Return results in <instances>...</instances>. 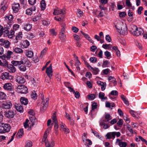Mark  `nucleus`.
<instances>
[{"instance_id":"1","label":"nucleus","mask_w":147,"mask_h":147,"mask_svg":"<svg viewBox=\"0 0 147 147\" xmlns=\"http://www.w3.org/2000/svg\"><path fill=\"white\" fill-rule=\"evenodd\" d=\"M115 27L120 34L125 35L127 33V27L126 25L118 24L115 25Z\"/></svg>"},{"instance_id":"2","label":"nucleus","mask_w":147,"mask_h":147,"mask_svg":"<svg viewBox=\"0 0 147 147\" xmlns=\"http://www.w3.org/2000/svg\"><path fill=\"white\" fill-rule=\"evenodd\" d=\"M11 128L9 124H8L1 123L0 125V133H3L9 131Z\"/></svg>"},{"instance_id":"3","label":"nucleus","mask_w":147,"mask_h":147,"mask_svg":"<svg viewBox=\"0 0 147 147\" xmlns=\"http://www.w3.org/2000/svg\"><path fill=\"white\" fill-rule=\"evenodd\" d=\"M41 95L42 96L41 99L42 101L41 103L40 109L41 112H44L46 109L47 107L48 106L49 99L47 98L45 101H44V95L42 94Z\"/></svg>"},{"instance_id":"4","label":"nucleus","mask_w":147,"mask_h":147,"mask_svg":"<svg viewBox=\"0 0 147 147\" xmlns=\"http://www.w3.org/2000/svg\"><path fill=\"white\" fill-rule=\"evenodd\" d=\"M116 136L117 137H119L121 136V134L119 132H113L108 133L106 135L107 139H110L112 138L113 139L115 138Z\"/></svg>"},{"instance_id":"5","label":"nucleus","mask_w":147,"mask_h":147,"mask_svg":"<svg viewBox=\"0 0 147 147\" xmlns=\"http://www.w3.org/2000/svg\"><path fill=\"white\" fill-rule=\"evenodd\" d=\"M17 91L19 93L26 94L28 92V88L24 85H21L18 86Z\"/></svg>"},{"instance_id":"6","label":"nucleus","mask_w":147,"mask_h":147,"mask_svg":"<svg viewBox=\"0 0 147 147\" xmlns=\"http://www.w3.org/2000/svg\"><path fill=\"white\" fill-rule=\"evenodd\" d=\"M1 78L3 80H12L13 78V76L8 72H5L1 74Z\"/></svg>"},{"instance_id":"7","label":"nucleus","mask_w":147,"mask_h":147,"mask_svg":"<svg viewBox=\"0 0 147 147\" xmlns=\"http://www.w3.org/2000/svg\"><path fill=\"white\" fill-rule=\"evenodd\" d=\"M0 45L3 46L6 48H8L10 45V43L8 40L1 39H0Z\"/></svg>"},{"instance_id":"8","label":"nucleus","mask_w":147,"mask_h":147,"mask_svg":"<svg viewBox=\"0 0 147 147\" xmlns=\"http://www.w3.org/2000/svg\"><path fill=\"white\" fill-rule=\"evenodd\" d=\"M65 9H60L57 8L56 9H54V11L53 12V14L54 15H58L65 14Z\"/></svg>"},{"instance_id":"9","label":"nucleus","mask_w":147,"mask_h":147,"mask_svg":"<svg viewBox=\"0 0 147 147\" xmlns=\"http://www.w3.org/2000/svg\"><path fill=\"white\" fill-rule=\"evenodd\" d=\"M9 26H7V27H5L4 33L5 34V35L6 36H7L9 38H11L13 36L10 34L9 32L8 29L11 27V24L10 23L8 24Z\"/></svg>"},{"instance_id":"10","label":"nucleus","mask_w":147,"mask_h":147,"mask_svg":"<svg viewBox=\"0 0 147 147\" xmlns=\"http://www.w3.org/2000/svg\"><path fill=\"white\" fill-rule=\"evenodd\" d=\"M11 101H7L4 102L2 104V107L5 109H9L12 106Z\"/></svg>"},{"instance_id":"11","label":"nucleus","mask_w":147,"mask_h":147,"mask_svg":"<svg viewBox=\"0 0 147 147\" xmlns=\"http://www.w3.org/2000/svg\"><path fill=\"white\" fill-rule=\"evenodd\" d=\"M14 112L13 111L9 110L5 113V115L6 117L8 118H11L13 117L14 116Z\"/></svg>"},{"instance_id":"12","label":"nucleus","mask_w":147,"mask_h":147,"mask_svg":"<svg viewBox=\"0 0 147 147\" xmlns=\"http://www.w3.org/2000/svg\"><path fill=\"white\" fill-rule=\"evenodd\" d=\"M46 72L50 78H51L52 76L53 73L51 64L50 66L47 68Z\"/></svg>"},{"instance_id":"13","label":"nucleus","mask_w":147,"mask_h":147,"mask_svg":"<svg viewBox=\"0 0 147 147\" xmlns=\"http://www.w3.org/2000/svg\"><path fill=\"white\" fill-rule=\"evenodd\" d=\"M30 121L31 123V124L30 126V127L33 126L37 122V120L36 119L35 117L33 115H30L29 117Z\"/></svg>"},{"instance_id":"14","label":"nucleus","mask_w":147,"mask_h":147,"mask_svg":"<svg viewBox=\"0 0 147 147\" xmlns=\"http://www.w3.org/2000/svg\"><path fill=\"white\" fill-rule=\"evenodd\" d=\"M3 87L5 90L9 91H11L13 89L11 84L9 83L5 84Z\"/></svg>"},{"instance_id":"15","label":"nucleus","mask_w":147,"mask_h":147,"mask_svg":"<svg viewBox=\"0 0 147 147\" xmlns=\"http://www.w3.org/2000/svg\"><path fill=\"white\" fill-rule=\"evenodd\" d=\"M23 64H25L30 67L31 66L32 64L30 61L25 57H23Z\"/></svg>"},{"instance_id":"16","label":"nucleus","mask_w":147,"mask_h":147,"mask_svg":"<svg viewBox=\"0 0 147 147\" xmlns=\"http://www.w3.org/2000/svg\"><path fill=\"white\" fill-rule=\"evenodd\" d=\"M25 54L27 57L30 58H32L34 56L33 52L32 51L28 50H27L26 51Z\"/></svg>"},{"instance_id":"17","label":"nucleus","mask_w":147,"mask_h":147,"mask_svg":"<svg viewBox=\"0 0 147 147\" xmlns=\"http://www.w3.org/2000/svg\"><path fill=\"white\" fill-rule=\"evenodd\" d=\"M20 8V4L19 3H17L13 4L12 7V9L13 11L15 13H17L18 12Z\"/></svg>"},{"instance_id":"18","label":"nucleus","mask_w":147,"mask_h":147,"mask_svg":"<svg viewBox=\"0 0 147 147\" xmlns=\"http://www.w3.org/2000/svg\"><path fill=\"white\" fill-rule=\"evenodd\" d=\"M23 57L21 58L20 61H13L11 63L15 66H18L23 64Z\"/></svg>"},{"instance_id":"19","label":"nucleus","mask_w":147,"mask_h":147,"mask_svg":"<svg viewBox=\"0 0 147 147\" xmlns=\"http://www.w3.org/2000/svg\"><path fill=\"white\" fill-rule=\"evenodd\" d=\"M136 29H137V27L136 25H132L130 26L129 31L133 35Z\"/></svg>"},{"instance_id":"20","label":"nucleus","mask_w":147,"mask_h":147,"mask_svg":"<svg viewBox=\"0 0 147 147\" xmlns=\"http://www.w3.org/2000/svg\"><path fill=\"white\" fill-rule=\"evenodd\" d=\"M16 81L19 84H22L25 82V80L24 78L18 76L16 79Z\"/></svg>"},{"instance_id":"21","label":"nucleus","mask_w":147,"mask_h":147,"mask_svg":"<svg viewBox=\"0 0 147 147\" xmlns=\"http://www.w3.org/2000/svg\"><path fill=\"white\" fill-rule=\"evenodd\" d=\"M20 101L21 104L25 105H27L28 102V99L24 97H21L20 98Z\"/></svg>"},{"instance_id":"22","label":"nucleus","mask_w":147,"mask_h":147,"mask_svg":"<svg viewBox=\"0 0 147 147\" xmlns=\"http://www.w3.org/2000/svg\"><path fill=\"white\" fill-rule=\"evenodd\" d=\"M15 108L16 109L20 112H23V108L22 106L19 104H17L15 105Z\"/></svg>"},{"instance_id":"23","label":"nucleus","mask_w":147,"mask_h":147,"mask_svg":"<svg viewBox=\"0 0 147 147\" xmlns=\"http://www.w3.org/2000/svg\"><path fill=\"white\" fill-rule=\"evenodd\" d=\"M13 64L10 65L8 66V68L9 71L10 73H13L16 71V69Z\"/></svg>"},{"instance_id":"24","label":"nucleus","mask_w":147,"mask_h":147,"mask_svg":"<svg viewBox=\"0 0 147 147\" xmlns=\"http://www.w3.org/2000/svg\"><path fill=\"white\" fill-rule=\"evenodd\" d=\"M29 42L27 40H26L23 42L21 47L23 49L26 48L29 46Z\"/></svg>"},{"instance_id":"25","label":"nucleus","mask_w":147,"mask_h":147,"mask_svg":"<svg viewBox=\"0 0 147 147\" xmlns=\"http://www.w3.org/2000/svg\"><path fill=\"white\" fill-rule=\"evenodd\" d=\"M142 30L141 29L137 27V29H136L134 33L133 34L134 36H138L140 35L142 33Z\"/></svg>"},{"instance_id":"26","label":"nucleus","mask_w":147,"mask_h":147,"mask_svg":"<svg viewBox=\"0 0 147 147\" xmlns=\"http://www.w3.org/2000/svg\"><path fill=\"white\" fill-rule=\"evenodd\" d=\"M24 135V131L23 129H19L18 132L16 134V137L17 138H20Z\"/></svg>"},{"instance_id":"27","label":"nucleus","mask_w":147,"mask_h":147,"mask_svg":"<svg viewBox=\"0 0 147 147\" xmlns=\"http://www.w3.org/2000/svg\"><path fill=\"white\" fill-rule=\"evenodd\" d=\"M13 16L11 15H10L8 16H5V20L7 21H9V23H7V26H9L8 24H9L10 23L11 24V22L13 20Z\"/></svg>"},{"instance_id":"28","label":"nucleus","mask_w":147,"mask_h":147,"mask_svg":"<svg viewBox=\"0 0 147 147\" xmlns=\"http://www.w3.org/2000/svg\"><path fill=\"white\" fill-rule=\"evenodd\" d=\"M45 145L46 147H54L55 146L54 141H52L51 143L49 142H45Z\"/></svg>"},{"instance_id":"29","label":"nucleus","mask_w":147,"mask_h":147,"mask_svg":"<svg viewBox=\"0 0 147 147\" xmlns=\"http://www.w3.org/2000/svg\"><path fill=\"white\" fill-rule=\"evenodd\" d=\"M35 9H36L34 7L27 9L26 10V14L28 15H30L32 13V11H34Z\"/></svg>"},{"instance_id":"30","label":"nucleus","mask_w":147,"mask_h":147,"mask_svg":"<svg viewBox=\"0 0 147 147\" xmlns=\"http://www.w3.org/2000/svg\"><path fill=\"white\" fill-rule=\"evenodd\" d=\"M22 38V32H20L19 34L17 35L16 37V41L15 42L17 43L18 40H21Z\"/></svg>"},{"instance_id":"31","label":"nucleus","mask_w":147,"mask_h":147,"mask_svg":"<svg viewBox=\"0 0 147 147\" xmlns=\"http://www.w3.org/2000/svg\"><path fill=\"white\" fill-rule=\"evenodd\" d=\"M13 51L16 53L22 54L23 53V50L20 48L16 47L13 49Z\"/></svg>"},{"instance_id":"32","label":"nucleus","mask_w":147,"mask_h":147,"mask_svg":"<svg viewBox=\"0 0 147 147\" xmlns=\"http://www.w3.org/2000/svg\"><path fill=\"white\" fill-rule=\"evenodd\" d=\"M7 6L6 5L1 4L0 5V11L1 12H3L7 9Z\"/></svg>"},{"instance_id":"33","label":"nucleus","mask_w":147,"mask_h":147,"mask_svg":"<svg viewBox=\"0 0 147 147\" xmlns=\"http://www.w3.org/2000/svg\"><path fill=\"white\" fill-rule=\"evenodd\" d=\"M59 38L62 42H64L65 40L66 35L64 34L60 33Z\"/></svg>"},{"instance_id":"34","label":"nucleus","mask_w":147,"mask_h":147,"mask_svg":"<svg viewBox=\"0 0 147 147\" xmlns=\"http://www.w3.org/2000/svg\"><path fill=\"white\" fill-rule=\"evenodd\" d=\"M32 27L31 25L29 24H27L24 26V29L26 31H28L30 30Z\"/></svg>"},{"instance_id":"35","label":"nucleus","mask_w":147,"mask_h":147,"mask_svg":"<svg viewBox=\"0 0 147 147\" xmlns=\"http://www.w3.org/2000/svg\"><path fill=\"white\" fill-rule=\"evenodd\" d=\"M41 7L42 9L44 10L45 9L46 4L44 0H42L40 2Z\"/></svg>"},{"instance_id":"36","label":"nucleus","mask_w":147,"mask_h":147,"mask_svg":"<svg viewBox=\"0 0 147 147\" xmlns=\"http://www.w3.org/2000/svg\"><path fill=\"white\" fill-rule=\"evenodd\" d=\"M108 79L109 81H111V82H113L114 85L117 84L116 79L114 77L112 76H109Z\"/></svg>"},{"instance_id":"37","label":"nucleus","mask_w":147,"mask_h":147,"mask_svg":"<svg viewBox=\"0 0 147 147\" xmlns=\"http://www.w3.org/2000/svg\"><path fill=\"white\" fill-rule=\"evenodd\" d=\"M97 105L96 103L94 102L92 105V109L90 111V113L92 114V112L93 111L94 109L97 108Z\"/></svg>"},{"instance_id":"38","label":"nucleus","mask_w":147,"mask_h":147,"mask_svg":"<svg viewBox=\"0 0 147 147\" xmlns=\"http://www.w3.org/2000/svg\"><path fill=\"white\" fill-rule=\"evenodd\" d=\"M6 98V95L3 92H0V99L4 100Z\"/></svg>"},{"instance_id":"39","label":"nucleus","mask_w":147,"mask_h":147,"mask_svg":"<svg viewBox=\"0 0 147 147\" xmlns=\"http://www.w3.org/2000/svg\"><path fill=\"white\" fill-rule=\"evenodd\" d=\"M91 69L92 70V72L94 75L97 74L99 71V69L98 68H94L92 67H91Z\"/></svg>"},{"instance_id":"40","label":"nucleus","mask_w":147,"mask_h":147,"mask_svg":"<svg viewBox=\"0 0 147 147\" xmlns=\"http://www.w3.org/2000/svg\"><path fill=\"white\" fill-rule=\"evenodd\" d=\"M92 132L96 137L100 139H101V138L99 135V134L98 132L95 131L93 130L92 129H91Z\"/></svg>"},{"instance_id":"41","label":"nucleus","mask_w":147,"mask_h":147,"mask_svg":"<svg viewBox=\"0 0 147 147\" xmlns=\"http://www.w3.org/2000/svg\"><path fill=\"white\" fill-rule=\"evenodd\" d=\"M52 118L53 122L54 123H58L57 119L55 113L53 114V115L52 116Z\"/></svg>"},{"instance_id":"42","label":"nucleus","mask_w":147,"mask_h":147,"mask_svg":"<svg viewBox=\"0 0 147 147\" xmlns=\"http://www.w3.org/2000/svg\"><path fill=\"white\" fill-rule=\"evenodd\" d=\"M119 145L121 147H126L127 146V144L125 142L121 141L119 143Z\"/></svg>"},{"instance_id":"43","label":"nucleus","mask_w":147,"mask_h":147,"mask_svg":"<svg viewBox=\"0 0 147 147\" xmlns=\"http://www.w3.org/2000/svg\"><path fill=\"white\" fill-rule=\"evenodd\" d=\"M105 118L109 121L111 119L112 117L109 113H107L105 114Z\"/></svg>"},{"instance_id":"44","label":"nucleus","mask_w":147,"mask_h":147,"mask_svg":"<svg viewBox=\"0 0 147 147\" xmlns=\"http://www.w3.org/2000/svg\"><path fill=\"white\" fill-rule=\"evenodd\" d=\"M25 147H32V142L30 140L27 141L26 143Z\"/></svg>"},{"instance_id":"45","label":"nucleus","mask_w":147,"mask_h":147,"mask_svg":"<svg viewBox=\"0 0 147 147\" xmlns=\"http://www.w3.org/2000/svg\"><path fill=\"white\" fill-rule=\"evenodd\" d=\"M65 24L64 23H63L62 25V28L61 29L60 33L65 34Z\"/></svg>"},{"instance_id":"46","label":"nucleus","mask_w":147,"mask_h":147,"mask_svg":"<svg viewBox=\"0 0 147 147\" xmlns=\"http://www.w3.org/2000/svg\"><path fill=\"white\" fill-rule=\"evenodd\" d=\"M90 61L92 63H95L96 62L97 59L95 57H92L90 58Z\"/></svg>"},{"instance_id":"47","label":"nucleus","mask_w":147,"mask_h":147,"mask_svg":"<svg viewBox=\"0 0 147 147\" xmlns=\"http://www.w3.org/2000/svg\"><path fill=\"white\" fill-rule=\"evenodd\" d=\"M126 13L125 12H120L119 13V16L121 18H123L126 15Z\"/></svg>"},{"instance_id":"48","label":"nucleus","mask_w":147,"mask_h":147,"mask_svg":"<svg viewBox=\"0 0 147 147\" xmlns=\"http://www.w3.org/2000/svg\"><path fill=\"white\" fill-rule=\"evenodd\" d=\"M95 95L94 94H91L88 95V98L90 100H92L95 98Z\"/></svg>"},{"instance_id":"49","label":"nucleus","mask_w":147,"mask_h":147,"mask_svg":"<svg viewBox=\"0 0 147 147\" xmlns=\"http://www.w3.org/2000/svg\"><path fill=\"white\" fill-rule=\"evenodd\" d=\"M50 32L51 33V35L52 36H56L57 34V33L55 32L54 29H51L50 30Z\"/></svg>"},{"instance_id":"50","label":"nucleus","mask_w":147,"mask_h":147,"mask_svg":"<svg viewBox=\"0 0 147 147\" xmlns=\"http://www.w3.org/2000/svg\"><path fill=\"white\" fill-rule=\"evenodd\" d=\"M5 28H3V27L0 25V37L1 36L3 33H4Z\"/></svg>"},{"instance_id":"51","label":"nucleus","mask_w":147,"mask_h":147,"mask_svg":"<svg viewBox=\"0 0 147 147\" xmlns=\"http://www.w3.org/2000/svg\"><path fill=\"white\" fill-rule=\"evenodd\" d=\"M19 68L21 71H25L26 69V67L23 65L20 66Z\"/></svg>"},{"instance_id":"52","label":"nucleus","mask_w":147,"mask_h":147,"mask_svg":"<svg viewBox=\"0 0 147 147\" xmlns=\"http://www.w3.org/2000/svg\"><path fill=\"white\" fill-rule=\"evenodd\" d=\"M109 63V61L106 60L103 62V64L102 65V67H107V65Z\"/></svg>"},{"instance_id":"53","label":"nucleus","mask_w":147,"mask_h":147,"mask_svg":"<svg viewBox=\"0 0 147 147\" xmlns=\"http://www.w3.org/2000/svg\"><path fill=\"white\" fill-rule=\"evenodd\" d=\"M84 105L86 106V107L84 108V109L86 113L87 114L88 113V105L87 103H84Z\"/></svg>"},{"instance_id":"54","label":"nucleus","mask_w":147,"mask_h":147,"mask_svg":"<svg viewBox=\"0 0 147 147\" xmlns=\"http://www.w3.org/2000/svg\"><path fill=\"white\" fill-rule=\"evenodd\" d=\"M123 121L122 119H120L117 123V125L119 127H121L123 125Z\"/></svg>"},{"instance_id":"55","label":"nucleus","mask_w":147,"mask_h":147,"mask_svg":"<svg viewBox=\"0 0 147 147\" xmlns=\"http://www.w3.org/2000/svg\"><path fill=\"white\" fill-rule=\"evenodd\" d=\"M31 96L32 98H34V99H36L37 97V94L35 91H34L32 92Z\"/></svg>"},{"instance_id":"56","label":"nucleus","mask_w":147,"mask_h":147,"mask_svg":"<svg viewBox=\"0 0 147 147\" xmlns=\"http://www.w3.org/2000/svg\"><path fill=\"white\" fill-rule=\"evenodd\" d=\"M104 54L105 56L107 57V58L108 59H109V57L111 56L110 53L109 51H107L105 52Z\"/></svg>"},{"instance_id":"57","label":"nucleus","mask_w":147,"mask_h":147,"mask_svg":"<svg viewBox=\"0 0 147 147\" xmlns=\"http://www.w3.org/2000/svg\"><path fill=\"white\" fill-rule=\"evenodd\" d=\"M40 18V14H39L33 19V20L34 22H36Z\"/></svg>"},{"instance_id":"58","label":"nucleus","mask_w":147,"mask_h":147,"mask_svg":"<svg viewBox=\"0 0 147 147\" xmlns=\"http://www.w3.org/2000/svg\"><path fill=\"white\" fill-rule=\"evenodd\" d=\"M127 128L128 129V130L129 131L131 132L132 134H134V131L132 129L131 127V126L130 125H127Z\"/></svg>"},{"instance_id":"59","label":"nucleus","mask_w":147,"mask_h":147,"mask_svg":"<svg viewBox=\"0 0 147 147\" xmlns=\"http://www.w3.org/2000/svg\"><path fill=\"white\" fill-rule=\"evenodd\" d=\"M139 139L141 140L143 142H144L146 145H147V141L144 139L142 137L140 136H138Z\"/></svg>"},{"instance_id":"60","label":"nucleus","mask_w":147,"mask_h":147,"mask_svg":"<svg viewBox=\"0 0 147 147\" xmlns=\"http://www.w3.org/2000/svg\"><path fill=\"white\" fill-rule=\"evenodd\" d=\"M75 94V97L77 98H78L80 97V94L78 91L75 92L74 93Z\"/></svg>"},{"instance_id":"61","label":"nucleus","mask_w":147,"mask_h":147,"mask_svg":"<svg viewBox=\"0 0 147 147\" xmlns=\"http://www.w3.org/2000/svg\"><path fill=\"white\" fill-rule=\"evenodd\" d=\"M105 39L106 40L108 41L109 42H110L111 40L110 36L108 34L105 37Z\"/></svg>"},{"instance_id":"62","label":"nucleus","mask_w":147,"mask_h":147,"mask_svg":"<svg viewBox=\"0 0 147 147\" xmlns=\"http://www.w3.org/2000/svg\"><path fill=\"white\" fill-rule=\"evenodd\" d=\"M13 53V52L10 51H8L7 52V56H6V57L7 58H9L11 57V55H12Z\"/></svg>"},{"instance_id":"63","label":"nucleus","mask_w":147,"mask_h":147,"mask_svg":"<svg viewBox=\"0 0 147 147\" xmlns=\"http://www.w3.org/2000/svg\"><path fill=\"white\" fill-rule=\"evenodd\" d=\"M111 95L114 96L117 95L118 94V92L116 90H113L110 93Z\"/></svg>"},{"instance_id":"64","label":"nucleus","mask_w":147,"mask_h":147,"mask_svg":"<svg viewBox=\"0 0 147 147\" xmlns=\"http://www.w3.org/2000/svg\"><path fill=\"white\" fill-rule=\"evenodd\" d=\"M71 30L74 32L75 33L77 32L79 30V29L75 26L73 27L72 28Z\"/></svg>"}]
</instances>
